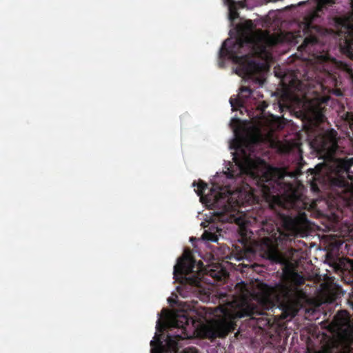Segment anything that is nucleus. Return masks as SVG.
Instances as JSON below:
<instances>
[{"label":"nucleus","instance_id":"1","mask_svg":"<svg viewBox=\"0 0 353 353\" xmlns=\"http://www.w3.org/2000/svg\"><path fill=\"white\" fill-rule=\"evenodd\" d=\"M260 139L258 135L246 137L236 136L230 145V148L234 150L232 152L234 163L230 165L225 173L228 177L239 179L247 184L253 181L270 193L279 192L281 194L280 189L283 187L291 190V184L283 180L287 176L296 177L301 173L300 169L274 168L256 157L255 151L259 147Z\"/></svg>","mask_w":353,"mask_h":353},{"label":"nucleus","instance_id":"2","mask_svg":"<svg viewBox=\"0 0 353 353\" xmlns=\"http://www.w3.org/2000/svg\"><path fill=\"white\" fill-rule=\"evenodd\" d=\"M279 41L278 37L254 29L252 22L248 21L237 39L224 41L219 58L228 57L239 65V75L243 74L261 85L264 81L263 72L271 58L270 48Z\"/></svg>","mask_w":353,"mask_h":353},{"label":"nucleus","instance_id":"3","mask_svg":"<svg viewBox=\"0 0 353 353\" xmlns=\"http://www.w3.org/2000/svg\"><path fill=\"white\" fill-rule=\"evenodd\" d=\"M337 133L332 130L315 141L319 157L323 160L315 167V178L326 176L336 193L347 205H353V157H336L339 150Z\"/></svg>","mask_w":353,"mask_h":353},{"label":"nucleus","instance_id":"4","mask_svg":"<svg viewBox=\"0 0 353 353\" xmlns=\"http://www.w3.org/2000/svg\"><path fill=\"white\" fill-rule=\"evenodd\" d=\"M333 3V0L308 1L312 8L305 17L304 21L300 25L305 38L302 44L299 47V50L312 54L314 58V64L316 68L323 70L329 75L336 72L340 63L328 55L313 33L314 31L319 30V28L315 23L320 17V13L322 12L325 6L332 5Z\"/></svg>","mask_w":353,"mask_h":353},{"label":"nucleus","instance_id":"5","mask_svg":"<svg viewBox=\"0 0 353 353\" xmlns=\"http://www.w3.org/2000/svg\"><path fill=\"white\" fill-rule=\"evenodd\" d=\"M203 319L205 324L203 327L204 334L210 339L225 337L234 330V320L254 312V308L245 300L234 299L226 305L212 308H205Z\"/></svg>","mask_w":353,"mask_h":353},{"label":"nucleus","instance_id":"6","mask_svg":"<svg viewBox=\"0 0 353 353\" xmlns=\"http://www.w3.org/2000/svg\"><path fill=\"white\" fill-rule=\"evenodd\" d=\"M198 189L195 190L202 202L214 210V214L221 222H237L236 207L238 201L236 199V194L232 193L226 188H221L214 185L210 194L203 196V191L207 185L203 181L198 184Z\"/></svg>","mask_w":353,"mask_h":353},{"label":"nucleus","instance_id":"7","mask_svg":"<svg viewBox=\"0 0 353 353\" xmlns=\"http://www.w3.org/2000/svg\"><path fill=\"white\" fill-rule=\"evenodd\" d=\"M194 263L190 252H185L174 267V278L183 285L182 289L181 287H177V289L183 296H188L189 292L205 293L201 274L194 270L196 268Z\"/></svg>","mask_w":353,"mask_h":353},{"label":"nucleus","instance_id":"8","mask_svg":"<svg viewBox=\"0 0 353 353\" xmlns=\"http://www.w3.org/2000/svg\"><path fill=\"white\" fill-rule=\"evenodd\" d=\"M332 325L336 338L324 347L323 353H353V321L347 312H338Z\"/></svg>","mask_w":353,"mask_h":353},{"label":"nucleus","instance_id":"9","mask_svg":"<svg viewBox=\"0 0 353 353\" xmlns=\"http://www.w3.org/2000/svg\"><path fill=\"white\" fill-rule=\"evenodd\" d=\"M188 319L185 316L172 317L168 320L165 324L161 323L159 319L157 322V329L161 332L164 327L181 328L179 334L172 335L168 333L165 339V344L160 339V335L156 334L154 340L151 341V353H176L178 341L185 339L188 335L183 330L188 324Z\"/></svg>","mask_w":353,"mask_h":353},{"label":"nucleus","instance_id":"10","mask_svg":"<svg viewBox=\"0 0 353 353\" xmlns=\"http://www.w3.org/2000/svg\"><path fill=\"white\" fill-rule=\"evenodd\" d=\"M292 293L291 287L286 284H279L273 288L261 283L256 296L259 303L269 308L274 305L275 303L278 302L281 298L290 299Z\"/></svg>","mask_w":353,"mask_h":353},{"label":"nucleus","instance_id":"11","mask_svg":"<svg viewBox=\"0 0 353 353\" xmlns=\"http://www.w3.org/2000/svg\"><path fill=\"white\" fill-rule=\"evenodd\" d=\"M334 23L340 45L350 56H353V19H335Z\"/></svg>","mask_w":353,"mask_h":353},{"label":"nucleus","instance_id":"12","mask_svg":"<svg viewBox=\"0 0 353 353\" xmlns=\"http://www.w3.org/2000/svg\"><path fill=\"white\" fill-rule=\"evenodd\" d=\"M264 254L270 261L281 264H286L285 256L270 243H265Z\"/></svg>","mask_w":353,"mask_h":353},{"label":"nucleus","instance_id":"13","mask_svg":"<svg viewBox=\"0 0 353 353\" xmlns=\"http://www.w3.org/2000/svg\"><path fill=\"white\" fill-rule=\"evenodd\" d=\"M221 229L218 228L211 227L210 228V231L205 230L202 235L203 239L211 241H218V234L220 235V232Z\"/></svg>","mask_w":353,"mask_h":353},{"label":"nucleus","instance_id":"14","mask_svg":"<svg viewBox=\"0 0 353 353\" xmlns=\"http://www.w3.org/2000/svg\"><path fill=\"white\" fill-rule=\"evenodd\" d=\"M288 199V207L294 208L300 205H303L302 202L298 199L297 196L294 192H291L287 196Z\"/></svg>","mask_w":353,"mask_h":353},{"label":"nucleus","instance_id":"15","mask_svg":"<svg viewBox=\"0 0 353 353\" xmlns=\"http://www.w3.org/2000/svg\"><path fill=\"white\" fill-rule=\"evenodd\" d=\"M345 122L348 123L350 125V128L352 130L353 129V112H345L341 116Z\"/></svg>","mask_w":353,"mask_h":353},{"label":"nucleus","instance_id":"16","mask_svg":"<svg viewBox=\"0 0 353 353\" xmlns=\"http://www.w3.org/2000/svg\"><path fill=\"white\" fill-rule=\"evenodd\" d=\"M307 222V216L305 213L300 214L299 217L296 219V223L301 226H305Z\"/></svg>","mask_w":353,"mask_h":353},{"label":"nucleus","instance_id":"17","mask_svg":"<svg viewBox=\"0 0 353 353\" xmlns=\"http://www.w3.org/2000/svg\"><path fill=\"white\" fill-rule=\"evenodd\" d=\"M252 94V91L249 88L242 87L241 89V98H248Z\"/></svg>","mask_w":353,"mask_h":353},{"label":"nucleus","instance_id":"18","mask_svg":"<svg viewBox=\"0 0 353 353\" xmlns=\"http://www.w3.org/2000/svg\"><path fill=\"white\" fill-rule=\"evenodd\" d=\"M301 37H302V36H301V34H300V31H299V33H297V34H296V33H295V34H292V38H293V39L294 40V42H295L296 43H298L299 42V38H301Z\"/></svg>","mask_w":353,"mask_h":353},{"label":"nucleus","instance_id":"19","mask_svg":"<svg viewBox=\"0 0 353 353\" xmlns=\"http://www.w3.org/2000/svg\"><path fill=\"white\" fill-rule=\"evenodd\" d=\"M180 353H197V352L195 349L189 348V349L184 350L183 352H181Z\"/></svg>","mask_w":353,"mask_h":353},{"label":"nucleus","instance_id":"20","mask_svg":"<svg viewBox=\"0 0 353 353\" xmlns=\"http://www.w3.org/2000/svg\"><path fill=\"white\" fill-rule=\"evenodd\" d=\"M224 1L229 6L230 9H231L232 6H233L235 3L234 0H224Z\"/></svg>","mask_w":353,"mask_h":353},{"label":"nucleus","instance_id":"21","mask_svg":"<svg viewBox=\"0 0 353 353\" xmlns=\"http://www.w3.org/2000/svg\"><path fill=\"white\" fill-rule=\"evenodd\" d=\"M268 106V104L265 102H263V104L259 107L261 110H264Z\"/></svg>","mask_w":353,"mask_h":353},{"label":"nucleus","instance_id":"22","mask_svg":"<svg viewBox=\"0 0 353 353\" xmlns=\"http://www.w3.org/2000/svg\"><path fill=\"white\" fill-rule=\"evenodd\" d=\"M318 119L320 121H323V116L319 114V116H318Z\"/></svg>","mask_w":353,"mask_h":353},{"label":"nucleus","instance_id":"23","mask_svg":"<svg viewBox=\"0 0 353 353\" xmlns=\"http://www.w3.org/2000/svg\"><path fill=\"white\" fill-rule=\"evenodd\" d=\"M230 103H231V105H232V107H234V104L233 101H232V99H230Z\"/></svg>","mask_w":353,"mask_h":353},{"label":"nucleus","instance_id":"24","mask_svg":"<svg viewBox=\"0 0 353 353\" xmlns=\"http://www.w3.org/2000/svg\"><path fill=\"white\" fill-rule=\"evenodd\" d=\"M219 65L221 67H222V66H223V63H222V62H221V61H219Z\"/></svg>","mask_w":353,"mask_h":353},{"label":"nucleus","instance_id":"25","mask_svg":"<svg viewBox=\"0 0 353 353\" xmlns=\"http://www.w3.org/2000/svg\"><path fill=\"white\" fill-rule=\"evenodd\" d=\"M196 184V182H194L192 185H193V186H195Z\"/></svg>","mask_w":353,"mask_h":353}]
</instances>
